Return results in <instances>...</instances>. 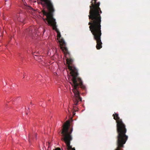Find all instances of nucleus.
Here are the masks:
<instances>
[{"mask_svg": "<svg viewBox=\"0 0 150 150\" xmlns=\"http://www.w3.org/2000/svg\"><path fill=\"white\" fill-rule=\"evenodd\" d=\"M42 6L46 8L48 10V12L44 10L42 11L43 14L46 16V19L43 18L44 21L49 25L51 26L52 29L55 30L57 33V39L59 42L60 48L64 52L66 63L68 69L70 71V74L71 76L72 82L70 83L72 86V91L74 94H80L79 88L80 87L84 89L85 86L83 84L81 79L79 76L78 70L73 63L74 59L71 58L70 52L66 46V44L64 39L61 38L60 33L57 28V22L56 19L53 17V13L54 10L52 2L42 4Z\"/></svg>", "mask_w": 150, "mask_h": 150, "instance_id": "nucleus-1", "label": "nucleus"}, {"mask_svg": "<svg viewBox=\"0 0 150 150\" xmlns=\"http://www.w3.org/2000/svg\"><path fill=\"white\" fill-rule=\"evenodd\" d=\"M97 0H91L89 6L90 10L88 15L90 21L88 24L90 25V30L93 36V38L96 41V47L99 50L102 47L101 41L102 33L101 30V19L100 14L102 11L99 7L100 2H97Z\"/></svg>", "mask_w": 150, "mask_h": 150, "instance_id": "nucleus-2", "label": "nucleus"}, {"mask_svg": "<svg viewBox=\"0 0 150 150\" xmlns=\"http://www.w3.org/2000/svg\"><path fill=\"white\" fill-rule=\"evenodd\" d=\"M113 118L116 121V130L117 133L116 144L117 147L115 150H123L124 145L128 139V136L126 135L127 129L126 126L122 119L120 118L117 113L113 114Z\"/></svg>", "mask_w": 150, "mask_h": 150, "instance_id": "nucleus-3", "label": "nucleus"}, {"mask_svg": "<svg viewBox=\"0 0 150 150\" xmlns=\"http://www.w3.org/2000/svg\"><path fill=\"white\" fill-rule=\"evenodd\" d=\"M69 122L64 124L63 126V128L61 134L62 137L61 140L64 141L66 145V148L65 147V150H75V148H72L70 145L71 141L72 139L71 133L73 131L72 128L70 130L69 129Z\"/></svg>", "mask_w": 150, "mask_h": 150, "instance_id": "nucleus-4", "label": "nucleus"}, {"mask_svg": "<svg viewBox=\"0 0 150 150\" xmlns=\"http://www.w3.org/2000/svg\"><path fill=\"white\" fill-rule=\"evenodd\" d=\"M28 33L30 35H32L35 32V30L33 27H30L27 30Z\"/></svg>", "mask_w": 150, "mask_h": 150, "instance_id": "nucleus-5", "label": "nucleus"}, {"mask_svg": "<svg viewBox=\"0 0 150 150\" xmlns=\"http://www.w3.org/2000/svg\"><path fill=\"white\" fill-rule=\"evenodd\" d=\"M41 4H43L52 2L50 0H40Z\"/></svg>", "mask_w": 150, "mask_h": 150, "instance_id": "nucleus-6", "label": "nucleus"}, {"mask_svg": "<svg viewBox=\"0 0 150 150\" xmlns=\"http://www.w3.org/2000/svg\"><path fill=\"white\" fill-rule=\"evenodd\" d=\"M77 108L76 107V106H74L73 108L72 109V110H73L74 111L73 112V115H75L76 113L75 112L77 111V110H76V109Z\"/></svg>", "mask_w": 150, "mask_h": 150, "instance_id": "nucleus-7", "label": "nucleus"}, {"mask_svg": "<svg viewBox=\"0 0 150 150\" xmlns=\"http://www.w3.org/2000/svg\"><path fill=\"white\" fill-rule=\"evenodd\" d=\"M33 136H31L29 134V141L30 142V140L31 139H32L33 138Z\"/></svg>", "mask_w": 150, "mask_h": 150, "instance_id": "nucleus-8", "label": "nucleus"}, {"mask_svg": "<svg viewBox=\"0 0 150 150\" xmlns=\"http://www.w3.org/2000/svg\"><path fill=\"white\" fill-rule=\"evenodd\" d=\"M53 150H61V149L59 147H57L55 149H53Z\"/></svg>", "mask_w": 150, "mask_h": 150, "instance_id": "nucleus-9", "label": "nucleus"}, {"mask_svg": "<svg viewBox=\"0 0 150 150\" xmlns=\"http://www.w3.org/2000/svg\"><path fill=\"white\" fill-rule=\"evenodd\" d=\"M38 52H37V53H36L37 54L34 55H35V56H38Z\"/></svg>", "mask_w": 150, "mask_h": 150, "instance_id": "nucleus-10", "label": "nucleus"}, {"mask_svg": "<svg viewBox=\"0 0 150 150\" xmlns=\"http://www.w3.org/2000/svg\"><path fill=\"white\" fill-rule=\"evenodd\" d=\"M49 144H50V143L49 142H48V148H49L50 147V145H49Z\"/></svg>", "mask_w": 150, "mask_h": 150, "instance_id": "nucleus-11", "label": "nucleus"}, {"mask_svg": "<svg viewBox=\"0 0 150 150\" xmlns=\"http://www.w3.org/2000/svg\"><path fill=\"white\" fill-rule=\"evenodd\" d=\"M36 137H37L36 134H35V137L36 138Z\"/></svg>", "mask_w": 150, "mask_h": 150, "instance_id": "nucleus-12", "label": "nucleus"}]
</instances>
